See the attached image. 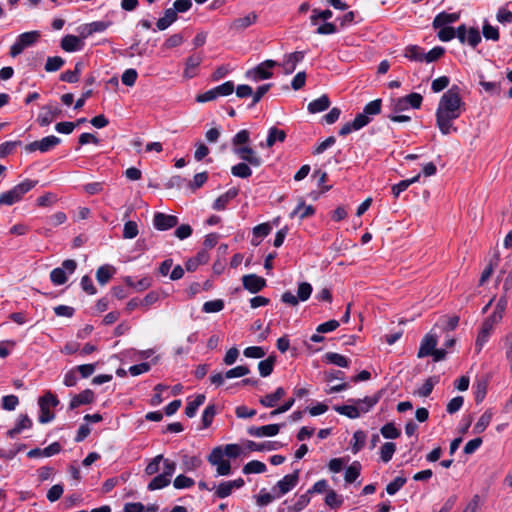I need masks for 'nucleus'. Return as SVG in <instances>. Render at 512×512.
<instances>
[{
  "instance_id": "1",
  "label": "nucleus",
  "mask_w": 512,
  "mask_h": 512,
  "mask_svg": "<svg viewBox=\"0 0 512 512\" xmlns=\"http://www.w3.org/2000/svg\"><path fill=\"white\" fill-rule=\"evenodd\" d=\"M465 103L459 94L457 86L451 87L440 98L436 109V125L443 135L456 132L453 121L458 119L464 111Z\"/></svg>"
},
{
  "instance_id": "2",
  "label": "nucleus",
  "mask_w": 512,
  "mask_h": 512,
  "mask_svg": "<svg viewBox=\"0 0 512 512\" xmlns=\"http://www.w3.org/2000/svg\"><path fill=\"white\" fill-rule=\"evenodd\" d=\"M382 100L375 99L365 105L363 112L356 115L353 121L345 123L339 130V135L346 136L352 131L360 130L371 122V116L381 113Z\"/></svg>"
},
{
  "instance_id": "3",
  "label": "nucleus",
  "mask_w": 512,
  "mask_h": 512,
  "mask_svg": "<svg viewBox=\"0 0 512 512\" xmlns=\"http://www.w3.org/2000/svg\"><path fill=\"white\" fill-rule=\"evenodd\" d=\"M379 401V397H365L363 399L355 400V404H367L366 407H357L356 405H342L334 406V410L341 415H345L350 419L358 418L361 413L368 412Z\"/></svg>"
},
{
  "instance_id": "4",
  "label": "nucleus",
  "mask_w": 512,
  "mask_h": 512,
  "mask_svg": "<svg viewBox=\"0 0 512 512\" xmlns=\"http://www.w3.org/2000/svg\"><path fill=\"white\" fill-rule=\"evenodd\" d=\"M59 400L52 392L47 391L43 396L38 399L40 413L38 420L40 423L45 424L51 422L55 418V414L51 411L52 407H56Z\"/></svg>"
},
{
  "instance_id": "5",
  "label": "nucleus",
  "mask_w": 512,
  "mask_h": 512,
  "mask_svg": "<svg viewBox=\"0 0 512 512\" xmlns=\"http://www.w3.org/2000/svg\"><path fill=\"white\" fill-rule=\"evenodd\" d=\"M176 470V463L170 459L164 460V471L161 474L156 475L148 484L147 488L150 491L162 489L167 487L173 474Z\"/></svg>"
},
{
  "instance_id": "6",
  "label": "nucleus",
  "mask_w": 512,
  "mask_h": 512,
  "mask_svg": "<svg viewBox=\"0 0 512 512\" xmlns=\"http://www.w3.org/2000/svg\"><path fill=\"white\" fill-rule=\"evenodd\" d=\"M77 268V263L73 259H67L62 262L61 267H57L50 272V280L54 285H63L67 281L66 272L73 274Z\"/></svg>"
},
{
  "instance_id": "7",
  "label": "nucleus",
  "mask_w": 512,
  "mask_h": 512,
  "mask_svg": "<svg viewBox=\"0 0 512 512\" xmlns=\"http://www.w3.org/2000/svg\"><path fill=\"white\" fill-rule=\"evenodd\" d=\"M277 65H279L277 61L270 59L265 60L264 62L257 65L255 68L247 71L246 77L254 82L270 79L273 76V73L270 71V69Z\"/></svg>"
},
{
  "instance_id": "8",
  "label": "nucleus",
  "mask_w": 512,
  "mask_h": 512,
  "mask_svg": "<svg viewBox=\"0 0 512 512\" xmlns=\"http://www.w3.org/2000/svg\"><path fill=\"white\" fill-rule=\"evenodd\" d=\"M61 142L57 136L50 135L38 141H33L26 145L25 150L29 153L40 151L42 153L48 152L56 147Z\"/></svg>"
},
{
  "instance_id": "9",
  "label": "nucleus",
  "mask_w": 512,
  "mask_h": 512,
  "mask_svg": "<svg viewBox=\"0 0 512 512\" xmlns=\"http://www.w3.org/2000/svg\"><path fill=\"white\" fill-rule=\"evenodd\" d=\"M233 152L242 161L247 162L248 164H250L253 167H260L263 163L262 158L250 146L243 145V146L233 148Z\"/></svg>"
},
{
  "instance_id": "10",
  "label": "nucleus",
  "mask_w": 512,
  "mask_h": 512,
  "mask_svg": "<svg viewBox=\"0 0 512 512\" xmlns=\"http://www.w3.org/2000/svg\"><path fill=\"white\" fill-rule=\"evenodd\" d=\"M233 152L242 161L247 162L248 164H250L253 167H260L263 163L262 158L250 146L243 145V146L233 148Z\"/></svg>"
},
{
  "instance_id": "11",
  "label": "nucleus",
  "mask_w": 512,
  "mask_h": 512,
  "mask_svg": "<svg viewBox=\"0 0 512 512\" xmlns=\"http://www.w3.org/2000/svg\"><path fill=\"white\" fill-rule=\"evenodd\" d=\"M299 470L294 471L291 474L285 475L281 480L277 482L273 488L276 491V497H281L291 491L298 483Z\"/></svg>"
},
{
  "instance_id": "12",
  "label": "nucleus",
  "mask_w": 512,
  "mask_h": 512,
  "mask_svg": "<svg viewBox=\"0 0 512 512\" xmlns=\"http://www.w3.org/2000/svg\"><path fill=\"white\" fill-rule=\"evenodd\" d=\"M178 224V217L157 212L153 217V225L156 230L167 231Z\"/></svg>"
},
{
  "instance_id": "13",
  "label": "nucleus",
  "mask_w": 512,
  "mask_h": 512,
  "mask_svg": "<svg viewBox=\"0 0 512 512\" xmlns=\"http://www.w3.org/2000/svg\"><path fill=\"white\" fill-rule=\"evenodd\" d=\"M242 284L244 289L255 294L266 287V280L256 274H247L242 277Z\"/></svg>"
},
{
  "instance_id": "14",
  "label": "nucleus",
  "mask_w": 512,
  "mask_h": 512,
  "mask_svg": "<svg viewBox=\"0 0 512 512\" xmlns=\"http://www.w3.org/2000/svg\"><path fill=\"white\" fill-rule=\"evenodd\" d=\"M438 343V338L435 334L428 333L424 336L421 341L420 348L417 354L418 358H424L430 356L434 352Z\"/></svg>"
},
{
  "instance_id": "15",
  "label": "nucleus",
  "mask_w": 512,
  "mask_h": 512,
  "mask_svg": "<svg viewBox=\"0 0 512 512\" xmlns=\"http://www.w3.org/2000/svg\"><path fill=\"white\" fill-rule=\"evenodd\" d=\"M305 57V52L296 51L285 56L283 62L280 64L283 67L285 74H292L299 62Z\"/></svg>"
},
{
  "instance_id": "16",
  "label": "nucleus",
  "mask_w": 512,
  "mask_h": 512,
  "mask_svg": "<svg viewBox=\"0 0 512 512\" xmlns=\"http://www.w3.org/2000/svg\"><path fill=\"white\" fill-rule=\"evenodd\" d=\"M60 46L66 52H76L81 51L85 43L80 37L68 34L61 39Z\"/></svg>"
},
{
  "instance_id": "17",
  "label": "nucleus",
  "mask_w": 512,
  "mask_h": 512,
  "mask_svg": "<svg viewBox=\"0 0 512 512\" xmlns=\"http://www.w3.org/2000/svg\"><path fill=\"white\" fill-rule=\"evenodd\" d=\"M257 14L255 12H251L243 17H239L233 20L230 25V30L235 32H242L246 28L250 27L257 21Z\"/></svg>"
},
{
  "instance_id": "18",
  "label": "nucleus",
  "mask_w": 512,
  "mask_h": 512,
  "mask_svg": "<svg viewBox=\"0 0 512 512\" xmlns=\"http://www.w3.org/2000/svg\"><path fill=\"white\" fill-rule=\"evenodd\" d=\"M279 424H268L260 427H250L248 434L255 437H273L279 433Z\"/></svg>"
},
{
  "instance_id": "19",
  "label": "nucleus",
  "mask_w": 512,
  "mask_h": 512,
  "mask_svg": "<svg viewBox=\"0 0 512 512\" xmlns=\"http://www.w3.org/2000/svg\"><path fill=\"white\" fill-rule=\"evenodd\" d=\"M460 13H447L445 11L440 12L435 16L432 22L434 29H438L442 26H448L449 24L455 23L459 20Z\"/></svg>"
},
{
  "instance_id": "20",
  "label": "nucleus",
  "mask_w": 512,
  "mask_h": 512,
  "mask_svg": "<svg viewBox=\"0 0 512 512\" xmlns=\"http://www.w3.org/2000/svg\"><path fill=\"white\" fill-rule=\"evenodd\" d=\"M286 391L283 387H278L273 393L266 394L259 399V403L266 408H273L277 405L278 401L284 397Z\"/></svg>"
},
{
  "instance_id": "21",
  "label": "nucleus",
  "mask_w": 512,
  "mask_h": 512,
  "mask_svg": "<svg viewBox=\"0 0 512 512\" xmlns=\"http://www.w3.org/2000/svg\"><path fill=\"white\" fill-rule=\"evenodd\" d=\"M202 56L200 54H194L186 59L185 69L183 76L187 79H191L196 76V69L202 63Z\"/></svg>"
},
{
  "instance_id": "22",
  "label": "nucleus",
  "mask_w": 512,
  "mask_h": 512,
  "mask_svg": "<svg viewBox=\"0 0 512 512\" xmlns=\"http://www.w3.org/2000/svg\"><path fill=\"white\" fill-rule=\"evenodd\" d=\"M94 401V392L90 389H86L79 394L75 395L70 403L69 408L71 410L76 409L77 407L81 405L90 404Z\"/></svg>"
},
{
  "instance_id": "23",
  "label": "nucleus",
  "mask_w": 512,
  "mask_h": 512,
  "mask_svg": "<svg viewBox=\"0 0 512 512\" xmlns=\"http://www.w3.org/2000/svg\"><path fill=\"white\" fill-rule=\"evenodd\" d=\"M38 181L36 180H30L26 179L23 182L15 185L12 189V193L14 194L15 198L18 200V202L22 199V197L29 192L32 188H34L37 185Z\"/></svg>"
},
{
  "instance_id": "24",
  "label": "nucleus",
  "mask_w": 512,
  "mask_h": 512,
  "mask_svg": "<svg viewBox=\"0 0 512 512\" xmlns=\"http://www.w3.org/2000/svg\"><path fill=\"white\" fill-rule=\"evenodd\" d=\"M32 427V421L28 417V415H21L15 426L8 430L7 436L9 438H15L18 434H20L24 429H29Z\"/></svg>"
},
{
  "instance_id": "25",
  "label": "nucleus",
  "mask_w": 512,
  "mask_h": 512,
  "mask_svg": "<svg viewBox=\"0 0 512 512\" xmlns=\"http://www.w3.org/2000/svg\"><path fill=\"white\" fill-rule=\"evenodd\" d=\"M330 106V100L327 95H322L319 98L311 101L308 104V111L312 114L323 112Z\"/></svg>"
},
{
  "instance_id": "26",
  "label": "nucleus",
  "mask_w": 512,
  "mask_h": 512,
  "mask_svg": "<svg viewBox=\"0 0 512 512\" xmlns=\"http://www.w3.org/2000/svg\"><path fill=\"white\" fill-rule=\"evenodd\" d=\"M115 273V268L105 264L100 266L96 271V279L100 285H106Z\"/></svg>"
},
{
  "instance_id": "27",
  "label": "nucleus",
  "mask_w": 512,
  "mask_h": 512,
  "mask_svg": "<svg viewBox=\"0 0 512 512\" xmlns=\"http://www.w3.org/2000/svg\"><path fill=\"white\" fill-rule=\"evenodd\" d=\"M177 20V13L172 8H168L164 12V16L159 18L156 26L159 30L167 29L172 23Z\"/></svg>"
},
{
  "instance_id": "28",
  "label": "nucleus",
  "mask_w": 512,
  "mask_h": 512,
  "mask_svg": "<svg viewBox=\"0 0 512 512\" xmlns=\"http://www.w3.org/2000/svg\"><path fill=\"white\" fill-rule=\"evenodd\" d=\"M425 51L417 45H409L405 48L404 56L411 61L423 62Z\"/></svg>"
},
{
  "instance_id": "29",
  "label": "nucleus",
  "mask_w": 512,
  "mask_h": 512,
  "mask_svg": "<svg viewBox=\"0 0 512 512\" xmlns=\"http://www.w3.org/2000/svg\"><path fill=\"white\" fill-rule=\"evenodd\" d=\"M275 362H276L275 355H270L266 359L260 361L258 363L259 374L262 377H268L269 375H271V373L273 372V369H274Z\"/></svg>"
},
{
  "instance_id": "30",
  "label": "nucleus",
  "mask_w": 512,
  "mask_h": 512,
  "mask_svg": "<svg viewBox=\"0 0 512 512\" xmlns=\"http://www.w3.org/2000/svg\"><path fill=\"white\" fill-rule=\"evenodd\" d=\"M492 330L493 329L491 328L490 324L482 323L481 329L478 333V336H477L476 342H475V346H476L478 352H480L482 347L487 343Z\"/></svg>"
},
{
  "instance_id": "31",
  "label": "nucleus",
  "mask_w": 512,
  "mask_h": 512,
  "mask_svg": "<svg viewBox=\"0 0 512 512\" xmlns=\"http://www.w3.org/2000/svg\"><path fill=\"white\" fill-rule=\"evenodd\" d=\"M286 139V132L278 129L277 127H271L268 131L266 139V146L272 147L277 141L283 142Z\"/></svg>"
},
{
  "instance_id": "32",
  "label": "nucleus",
  "mask_w": 512,
  "mask_h": 512,
  "mask_svg": "<svg viewBox=\"0 0 512 512\" xmlns=\"http://www.w3.org/2000/svg\"><path fill=\"white\" fill-rule=\"evenodd\" d=\"M324 359L327 363L336 365L338 367L346 368L349 366V359L341 354L335 352H328L325 354Z\"/></svg>"
},
{
  "instance_id": "33",
  "label": "nucleus",
  "mask_w": 512,
  "mask_h": 512,
  "mask_svg": "<svg viewBox=\"0 0 512 512\" xmlns=\"http://www.w3.org/2000/svg\"><path fill=\"white\" fill-rule=\"evenodd\" d=\"M247 162L243 161L231 167V173L235 177L249 178L252 175V170Z\"/></svg>"
},
{
  "instance_id": "34",
  "label": "nucleus",
  "mask_w": 512,
  "mask_h": 512,
  "mask_svg": "<svg viewBox=\"0 0 512 512\" xmlns=\"http://www.w3.org/2000/svg\"><path fill=\"white\" fill-rule=\"evenodd\" d=\"M205 402V395L198 394L193 401H189L185 408L187 417L192 418L196 415L198 408Z\"/></svg>"
},
{
  "instance_id": "35",
  "label": "nucleus",
  "mask_w": 512,
  "mask_h": 512,
  "mask_svg": "<svg viewBox=\"0 0 512 512\" xmlns=\"http://www.w3.org/2000/svg\"><path fill=\"white\" fill-rule=\"evenodd\" d=\"M420 178V174L416 175L415 177L411 179L402 180L399 183L392 186V194L395 198H398L399 195L404 192L410 185L413 183H416Z\"/></svg>"
},
{
  "instance_id": "36",
  "label": "nucleus",
  "mask_w": 512,
  "mask_h": 512,
  "mask_svg": "<svg viewBox=\"0 0 512 512\" xmlns=\"http://www.w3.org/2000/svg\"><path fill=\"white\" fill-rule=\"evenodd\" d=\"M361 472V464L358 461H354L345 471L344 479L346 483H353L359 477Z\"/></svg>"
},
{
  "instance_id": "37",
  "label": "nucleus",
  "mask_w": 512,
  "mask_h": 512,
  "mask_svg": "<svg viewBox=\"0 0 512 512\" xmlns=\"http://www.w3.org/2000/svg\"><path fill=\"white\" fill-rule=\"evenodd\" d=\"M492 412L491 411H485L480 418L478 419L477 423L474 426V433L480 434L485 431V429L489 426L491 420H492Z\"/></svg>"
},
{
  "instance_id": "38",
  "label": "nucleus",
  "mask_w": 512,
  "mask_h": 512,
  "mask_svg": "<svg viewBox=\"0 0 512 512\" xmlns=\"http://www.w3.org/2000/svg\"><path fill=\"white\" fill-rule=\"evenodd\" d=\"M167 458H164L162 454H159L155 456L146 466L145 468V474L148 476L154 475L159 472L160 470V463L164 464V460Z\"/></svg>"
},
{
  "instance_id": "39",
  "label": "nucleus",
  "mask_w": 512,
  "mask_h": 512,
  "mask_svg": "<svg viewBox=\"0 0 512 512\" xmlns=\"http://www.w3.org/2000/svg\"><path fill=\"white\" fill-rule=\"evenodd\" d=\"M266 471V465L258 460H252L244 465L243 473L244 474H252V473H264Z\"/></svg>"
},
{
  "instance_id": "40",
  "label": "nucleus",
  "mask_w": 512,
  "mask_h": 512,
  "mask_svg": "<svg viewBox=\"0 0 512 512\" xmlns=\"http://www.w3.org/2000/svg\"><path fill=\"white\" fill-rule=\"evenodd\" d=\"M247 447L252 451H271L276 450L278 448L277 442H263V443H256L254 441H248Z\"/></svg>"
},
{
  "instance_id": "41",
  "label": "nucleus",
  "mask_w": 512,
  "mask_h": 512,
  "mask_svg": "<svg viewBox=\"0 0 512 512\" xmlns=\"http://www.w3.org/2000/svg\"><path fill=\"white\" fill-rule=\"evenodd\" d=\"M39 36L38 31L25 32L18 36L17 41L26 48L33 45Z\"/></svg>"
},
{
  "instance_id": "42",
  "label": "nucleus",
  "mask_w": 512,
  "mask_h": 512,
  "mask_svg": "<svg viewBox=\"0 0 512 512\" xmlns=\"http://www.w3.org/2000/svg\"><path fill=\"white\" fill-rule=\"evenodd\" d=\"M315 210L311 205L300 203L291 213V217L298 216L300 219H305L314 214Z\"/></svg>"
},
{
  "instance_id": "43",
  "label": "nucleus",
  "mask_w": 512,
  "mask_h": 512,
  "mask_svg": "<svg viewBox=\"0 0 512 512\" xmlns=\"http://www.w3.org/2000/svg\"><path fill=\"white\" fill-rule=\"evenodd\" d=\"M224 301L222 299H215L207 301L202 306V311L205 313H217L223 310Z\"/></svg>"
},
{
  "instance_id": "44",
  "label": "nucleus",
  "mask_w": 512,
  "mask_h": 512,
  "mask_svg": "<svg viewBox=\"0 0 512 512\" xmlns=\"http://www.w3.org/2000/svg\"><path fill=\"white\" fill-rule=\"evenodd\" d=\"M313 288L312 285L308 282H301L298 284L297 288V297L301 302L307 301L311 294H312Z\"/></svg>"
},
{
  "instance_id": "45",
  "label": "nucleus",
  "mask_w": 512,
  "mask_h": 512,
  "mask_svg": "<svg viewBox=\"0 0 512 512\" xmlns=\"http://www.w3.org/2000/svg\"><path fill=\"white\" fill-rule=\"evenodd\" d=\"M353 441L354 443L352 444V452L354 454L358 453L365 445V442H366V433L362 430H357L354 434H353Z\"/></svg>"
},
{
  "instance_id": "46",
  "label": "nucleus",
  "mask_w": 512,
  "mask_h": 512,
  "mask_svg": "<svg viewBox=\"0 0 512 512\" xmlns=\"http://www.w3.org/2000/svg\"><path fill=\"white\" fill-rule=\"evenodd\" d=\"M396 451V445L393 442H386L380 450L381 460L385 463L389 462Z\"/></svg>"
},
{
  "instance_id": "47",
  "label": "nucleus",
  "mask_w": 512,
  "mask_h": 512,
  "mask_svg": "<svg viewBox=\"0 0 512 512\" xmlns=\"http://www.w3.org/2000/svg\"><path fill=\"white\" fill-rule=\"evenodd\" d=\"M382 436L386 439H396L400 436L401 432L394 423L390 422L382 426L380 429Z\"/></svg>"
},
{
  "instance_id": "48",
  "label": "nucleus",
  "mask_w": 512,
  "mask_h": 512,
  "mask_svg": "<svg viewBox=\"0 0 512 512\" xmlns=\"http://www.w3.org/2000/svg\"><path fill=\"white\" fill-rule=\"evenodd\" d=\"M216 415V407L214 404L208 405L202 414V428H208Z\"/></svg>"
},
{
  "instance_id": "49",
  "label": "nucleus",
  "mask_w": 512,
  "mask_h": 512,
  "mask_svg": "<svg viewBox=\"0 0 512 512\" xmlns=\"http://www.w3.org/2000/svg\"><path fill=\"white\" fill-rule=\"evenodd\" d=\"M64 64L65 61L60 56L48 57L45 64V70L47 72H55L58 71Z\"/></svg>"
},
{
  "instance_id": "50",
  "label": "nucleus",
  "mask_w": 512,
  "mask_h": 512,
  "mask_svg": "<svg viewBox=\"0 0 512 512\" xmlns=\"http://www.w3.org/2000/svg\"><path fill=\"white\" fill-rule=\"evenodd\" d=\"M202 464V460L197 456H183V466L186 471H194Z\"/></svg>"
},
{
  "instance_id": "51",
  "label": "nucleus",
  "mask_w": 512,
  "mask_h": 512,
  "mask_svg": "<svg viewBox=\"0 0 512 512\" xmlns=\"http://www.w3.org/2000/svg\"><path fill=\"white\" fill-rule=\"evenodd\" d=\"M250 141V133L248 130L243 129L240 130L238 133L235 134V136L232 138V145L233 148L243 146Z\"/></svg>"
},
{
  "instance_id": "52",
  "label": "nucleus",
  "mask_w": 512,
  "mask_h": 512,
  "mask_svg": "<svg viewBox=\"0 0 512 512\" xmlns=\"http://www.w3.org/2000/svg\"><path fill=\"white\" fill-rule=\"evenodd\" d=\"M483 36L487 40L498 41L499 40V31L497 27H494L488 23V21H484L482 28Z\"/></svg>"
},
{
  "instance_id": "53",
  "label": "nucleus",
  "mask_w": 512,
  "mask_h": 512,
  "mask_svg": "<svg viewBox=\"0 0 512 512\" xmlns=\"http://www.w3.org/2000/svg\"><path fill=\"white\" fill-rule=\"evenodd\" d=\"M406 481H407V479L405 477H402V476L396 477L393 481H391L386 486V492L389 495L396 494L405 485Z\"/></svg>"
},
{
  "instance_id": "54",
  "label": "nucleus",
  "mask_w": 512,
  "mask_h": 512,
  "mask_svg": "<svg viewBox=\"0 0 512 512\" xmlns=\"http://www.w3.org/2000/svg\"><path fill=\"white\" fill-rule=\"evenodd\" d=\"M138 225L135 221H127L123 228V238L133 239L138 235Z\"/></svg>"
},
{
  "instance_id": "55",
  "label": "nucleus",
  "mask_w": 512,
  "mask_h": 512,
  "mask_svg": "<svg viewBox=\"0 0 512 512\" xmlns=\"http://www.w3.org/2000/svg\"><path fill=\"white\" fill-rule=\"evenodd\" d=\"M436 383H437V378L436 377L428 378L424 382V384L419 388V390H418L419 396H421V397H428L432 393L433 388H434Z\"/></svg>"
},
{
  "instance_id": "56",
  "label": "nucleus",
  "mask_w": 512,
  "mask_h": 512,
  "mask_svg": "<svg viewBox=\"0 0 512 512\" xmlns=\"http://www.w3.org/2000/svg\"><path fill=\"white\" fill-rule=\"evenodd\" d=\"M332 16H333V13L329 9H326L323 11H320L318 9H313L310 20L313 25H316L318 23L319 19L326 21V20L332 18Z\"/></svg>"
},
{
  "instance_id": "57",
  "label": "nucleus",
  "mask_w": 512,
  "mask_h": 512,
  "mask_svg": "<svg viewBox=\"0 0 512 512\" xmlns=\"http://www.w3.org/2000/svg\"><path fill=\"white\" fill-rule=\"evenodd\" d=\"M467 34V44L472 48H475L482 40L480 32L478 28L471 27L468 29Z\"/></svg>"
},
{
  "instance_id": "58",
  "label": "nucleus",
  "mask_w": 512,
  "mask_h": 512,
  "mask_svg": "<svg viewBox=\"0 0 512 512\" xmlns=\"http://www.w3.org/2000/svg\"><path fill=\"white\" fill-rule=\"evenodd\" d=\"M194 480L190 477H187L183 474L181 475H178L174 481H173V486L176 488V489H185V488H190L194 485Z\"/></svg>"
},
{
  "instance_id": "59",
  "label": "nucleus",
  "mask_w": 512,
  "mask_h": 512,
  "mask_svg": "<svg viewBox=\"0 0 512 512\" xmlns=\"http://www.w3.org/2000/svg\"><path fill=\"white\" fill-rule=\"evenodd\" d=\"M437 37L443 42L451 41L455 38V29L451 26H442L438 28Z\"/></svg>"
},
{
  "instance_id": "60",
  "label": "nucleus",
  "mask_w": 512,
  "mask_h": 512,
  "mask_svg": "<svg viewBox=\"0 0 512 512\" xmlns=\"http://www.w3.org/2000/svg\"><path fill=\"white\" fill-rule=\"evenodd\" d=\"M445 53V49L441 46H436L432 48L429 52L425 53L424 55V61L427 63H431L434 61H437L439 58H441Z\"/></svg>"
},
{
  "instance_id": "61",
  "label": "nucleus",
  "mask_w": 512,
  "mask_h": 512,
  "mask_svg": "<svg viewBox=\"0 0 512 512\" xmlns=\"http://www.w3.org/2000/svg\"><path fill=\"white\" fill-rule=\"evenodd\" d=\"M325 503L331 508H338L342 505L343 499L334 490H329L325 497Z\"/></svg>"
},
{
  "instance_id": "62",
  "label": "nucleus",
  "mask_w": 512,
  "mask_h": 512,
  "mask_svg": "<svg viewBox=\"0 0 512 512\" xmlns=\"http://www.w3.org/2000/svg\"><path fill=\"white\" fill-rule=\"evenodd\" d=\"M64 492V487L62 484H55L53 485L47 492V499L50 502H56L59 500Z\"/></svg>"
},
{
  "instance_id": "63",
  "label": "nucleus",
  "mask_w": 512,
  "mask_h": 512,
  "mask_svg": "<svg viewBox=\"0 0 512 512\" xmlns=\"http://www.w3.org/2000/svg\"><path fill=\"white\" fill-rule=\"evenodd\" d=\"M137 71L133 68L125 70L121 76V81L126 86H133L137 80Z\"/></svg>"
},
{
  "instance_id": "64",
  "label": "nucleus",
  "mask_w": 512,
  "mask_h": 512,
  "mask_svg": "<svg viewBox=\"0 0 512 512\" xmlns=\"http://www.w3.org/2000/svg\"><path fill=\"white\" fill-rule=\"evenodd\" d=\"M506 360L512 367V330L503 338Z\"/></svg>"
}]
</instances>
